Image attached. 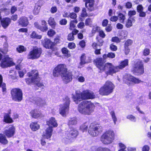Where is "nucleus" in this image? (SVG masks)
Segmentation results:
<instances>
[{
  "instance_id": "nucleus-1",
  "label": "nucleus",
  "mask_w": 151,
  "mask_h": 151,
  "mask_svg": "<svg viewBox=\"0 0 151 151\" xmlns=\"http://www.w3.org/2000/svg\"><path fill=\"white\" fill-rule=\"evenodd\" d=\"M53 75L55 77H58L60 75L63 81L66 83L71 81L73 79L72 72L68 71L66 65L64 64H58L54 68Z\"/></svg>"
},
{
  "instance_id": "nucleus-2",
  "label": "nucleus",
  "mask_w": 151,
  "mask_h": 151,
  "mask_svg": "<svg viewBox=\"0 0 151 151\" xmlns=\"http://www.w3.org/2000/svg\"><path fill=\"white\" fill-rule=\"evenodd\" d=\"M27 75L29 78H25V81L27 84L29 85L33 83L40 87L43 86V83L40 82L39 73L37 70H31L27 73Z\"/></svg>"
},
{
  "instance_id": "nucleus-3",
  "label": "nucleus",
  "mask_w": 151,
  "mask_h": 151,
  "mask_svg": "<svg viewBox=\"0 0 151 151\" xmlns=\"http://www.w3.org/2000/svg\"><path fill=\"white\" fill-rule=\"evenodd\" d=\"M97 67L101 72L104 71L107 74L112 75L118 72V67H117L116 66H115L112 63H109L104 64L102 62L101 59H99V61L97 63Z\"/></svg>"
},
{
  "instance_id": "nucleus-4",
  "label": "nucleus",
  "mask_w": 151,
  "mask_h": 151,
  "mask_svg": "<svg viewBox=\"0 0 151 151\" xmlns=\"http://www.w3.org/2000/svg\"><path fill=\"white\" fill-rule=\"evenodd\" d=\"M93 104L90 101H84L79 104L78 110L82 114L90 115L93 111Z\"/></svg>"
},
{
  "instance_id": "nucleus-5",
  "label": "nucleus",
  "mask_w": 151,
  "mask_h": 151,
  "mask_svg": "<svg viewBox=\"0 0 151 151\" xmlns=\"http://www.w3.org/2000/svg\"><path fill=\"white\" fill-rule=\"evenodd\" d=\"M114 133L113 131L109 130L105 132L101 137L100 140L104 144L111 143L114 139Z\"/></svg>"
},
{
  "instance_id": "nucleus-6",
  "label": "nucleus",
  "mask_w": 151,
  "mask_h": 151,
  "mask_svg": "<svg viewBox=\"0 0 151 151\" xmlns=\"http://www.w3.org/2000/svg\"><path fill=\"white\" fill-rule=\"evenodd\" d=\"M132 72L136 75H141L144 73L143 63L139 59L136 60L133 65Z\"/></svg>"
},
{
  "instance_id": "nucleus-7",
  "label": "nucleus",
  "mask_w": 151,
  "mask_h": 151,
  "mask_svg": "<svg viewBox=\"0 0 151 151\" xmlns=\"http://www.w3.org/2000/svg\"><path fill=\"white\" fill-rule=\"evenodd\" d=\"M42 53V49L37 46L34 47L33 49L30 51L28 55V58L35 60L39 58Z\"/></svg>"
},
{
  "instance_id": "nucleus-8",
  "label": "nucleus",
  "mask_w": 151,
  "mask_h": 151,
  "mask_svg": "<svg viewBox=\"0 0 151 151\" xmlns=\"http://www.w3.org/2000/svg\"><path fill=\"white\" fill-rule=\"evenodd\" d=\"M114 86L113 83L110 81H106L104 86L99 90L100 94H110L113 91Z\"/></svg>"
},
{
  "instance_id": "nucleus-9",
  "label": "nucleus",
  "mask_w": 151,
  "mask_h": 151,
  "mask_svg": "<svg viewBox=\"0 0 151 151\" xmlns=\"http://www.w3.org/2000/svg\"><path fill=\"white\" fill-rule=\"evenodd\" d=\"M64 101V104L60 105L59 113L62 116H65L69 110L70 101L69 98L66 96Z\"/></svg>"
},
{
  "instance_id": "nucleus-10",
  "label": "nucleus",
  "mask_w": 151,
  "mask_h": 151,
  "mask_svg": "<svg viewBox=\"0 0 151 151\" xmlns=\"http://www.w3.org/2000/svg\"><path fill=\"white\" fill-rule=\"evenodd\" d=\"M14 65L12 58L10 57L8 55L4 56L0 63L1 67L3 68L10 67Z\"/></svg>"
},
{
  "instance_id": "nucleus-11",
  "label": "nucleus",
  "mask_w": 151,
  "mask_h": 151,
  "mask_svg": "<svg viewBox=\"0 0 151 151\" xmlns=\"http://www.w3.org/2000/svg\"><path fill=\"white\" fill-rule=\"evenodd\" d=\"M78 134V132L75 129L70 131V132H67L65 133V137H63V142L67 144L72 142L73 138H75Z\"/></svg>"
},
{
  "instance_id": "nucleus-12",
  "label": "nucleus",
  "mask_w": 151,
  "mask_h": 151,
  "mask_svg": "<svg viewBox=\"0 0 151 151\" xmlns=\"http://www.w3.org/2000/svg\"><path fill=\"white\" fill-rule=\"evenodd\" d=\"M42 44L44 47L46 49H50L52 51H56L57 47H54V44L51 41L50 39L45 38L42 40Z\"/></svg>"
},
{
  "instance_id": "nucleus-13",
  "label": "nucleus",
  "mask_w": 151,
  "mask_h": 151,
  "mask_svg": "<svg viewBox=\"0 0 151 151\" xmlns=\"http://www.w3.org/2000/svg\"><path fill=\"white\" fill-rule=\"evenodd\" d=\"M123 79L124 81L127 84H129L131 82L134 83H139L142 82L139 79L136 78L129 74L125 75Z\"/></svg>"
},
{
  "instance_id": "nucleus-14",
  "label": "nucleus",
  "mask_w": 151,
  "mask_h": 151,
  "mask_svg": "<svg viewBox=\"0 0 151 151\" xmlns=\"http://www.w3.org/2000/svg\"><path fill=\"white\" fill-rule=\"evenodd\" d=\"M35 27L42 32H46L48 29V26L46 21L45 20L41 21V24L40 25L37 22L34 23Z\"/></svg>"
},
{
  "instance_id": "nucleus-15",
  "label": "nucleus",
  "mask_w": 151,
  "mask_h": 151,
  "mask_svg": "<svg viewBox=\"0 0 151 151\" xmlns=\"http://www.w3.org/2000/svg\"><path fill=\"white\" fill-rule=\"evenodd\" d=\"M15 132V128L13 125L9 126L8 129H6L4 132V133L8 138H10L13 137Z\"/></svg>"
},
{
  "instance_id": "nucleus-16",
  "label": "nucleus",
  "mask_w": 151,
  "mask_h": 151,
  "mask_svg": "<svg viewBox=\"0 0 151 151\" xmlns=\"http://www.w3.org/2000/svg\"><path fill=\"white\" fill-rule=\"evenodd\" d=\"M0 21V24L4 29H6L12 22L11 19L8 17L2 18Z\"/></svg>"
},
{
  "instance_id": "nucleus-17",
  "label": "nucleus",
  "mask_w": 151,
  "mask_h": 151,
  "mask_svg": "<svg viewBox=\"0 0 151 151\" xmlns=\"http://www.w3.org/2000/svg\"><path fill=\"white\" fill-rule=\"evenodd\" d=\"M91 95H73V99L76 104L78 103L83 99H88Z\"/></svg>"
},
{
  "instance_id": "nucleus-18",
  "label": "nucleus",
  "mask_w": 151,
  "mask_h": 151,
  "mask_svg": "<svg viewBox=\"0 0 151 151\" xmlns=\"http://www.w3.org/2000/svg\"><path fill=\"white\" fill-rule=\"evenodd\" d=\"M53 130L52 127L49 126L43 132L42 137L44 138L49 139L50 138L52 134Z\"/></svg>"
},
{
  "instance_id": "nucleus-19",
  "label": "nucleus",
  "mask_w": 151,
  "mask_h": 151,
  "mask_svg": "<svg viewBox=\"0 0 151 151\" xmlns=\"http://www.w3.org/2000/svg\"><path fill=\"white\" fill-rule=\"evenodd\" d=\"M18 23L22 27H26L28 25L29 22L28 18L26 17L23 16L19 18Z\"/></svg>"
},
{
  "instance_id": "nucleus-20",
  "label": "nucleus",
  "mask_w": 151,
  "mask_h": 151,
  "mask_svg": "<svg viewBox=\"0 0 151 151\" xmlns=\"http://www.w3.org/2000/svg\"><path fill=\"white\" fill-rule=\"evenodd\" d=\"M85 2L86 7L88 8L89 10L91 11L94 10L93 5L94 4V0H83Z\"/></svg>"
},
{
  "instance_id": "nucleus-21",
  "label": "nucleus",
  "mask_w": 151,
  "mask_h": 151,
  "mask_svg": "<svg viewBox=\"0 0 151 151\" xmlns=\"http://www.w3.org/2000/svg\"><path fill=\"white\" fill-rule=\"evenodd\" d=\"M86 57L85 53L82 54L80 57V62L79 63L80 65H82L86 63H87L91 62L92 59L90 57H88V60H86Z\"/></svg>"
},
{
  "instance_id": "nucleus-22",
  "label": "nucleus",
  "mask_w": 151,
  "mask_h": 151,
  "mask_svg": "<svg viewBox=\"0 0 151 151\" xmlns=\"http://www.w3.org/2000/svg\"><path fill=\"white\" fill-rule=\"evenodd\" d=\"M47 124L50 127L52 126L53 127H56L58 126V124L55 118L51 117L47 122Z\"/></svg>"
},
{
  "instance_id": "nucleus-23",
  "label": "nucleus",
  "mask_w": 151,
  "mask_h": 151,
  "mask_svg": "<svg viewBox=\"0 0 151 151\" xmlns=\"http://www.w3.org/2000/svg\"><path fill=\"white\" fill-rule=\"evenodd\" d=\"M128 60L127 59H125L124 61H121L119 65V66H116L117 68L118 72L119 71L120 69H122L128 65Z\"/></svg>"
},
{
  "instance_id": "nucleus-24",
  "label": "nucleus",
  "mask_w": 151,
  "mask_h": 151,
  "mask_svg": "<svg viewBox=\"0 0 151 151\" xmlns=\"http://www.w3.org/2000/svg\"><path fill=\"white\" fill-rule=\"evenodd\" d=\"M61 51L62 53L65 57L68 58L71 56V55L70 51L67 47H62L61 49Z\"/></svg>"
},
{
  "instance_id": "nucleus-25",
  "label": "nucleus",
  "mask_w": 151,
  "mask_h": 151,
  "mask_svg": "<svg viewBox=\"0 0 151 151\" xmlns=\"http://www.w3.org/2000/svg\"><path fill=\"white\" fill-rule=\"evenodd\" d=\"M10 111L8 114H5L4 118V122L8 123H11L13 122L12 119L10 117Z\"/></svg>"
},
{
  "instance_id": "nucleus-26",
  "label": "nucleus",
  "mask_w": 151,
  "mask_h": 151,
  "mask_svg": "<svg viewBox=\"0 0 151 151\" xmlns=\"http://www.w3.org/2000/svg\"><path fill=\"white\" fill-rule=\"evenodd\" d=\"M0 87L2 88L3 92H6V84L4 83L3 82V76L1 74H0Z\"/></svg>"
},
{
  "instance_id": "nucleus-27",
  "label": "nucleus",
  "mask_w": 151,
  "mask_h": 151,
  "mask_svg": "<svg viewBox=\"0 0 151 151\" xmlns=\"http://www.w3.org/2000/svg\"><path fill=\"white\" fill-rule=\"evenodd\" d=\"M48 24L53 29H55L56 25V23L54 18L50 17L48 21Z\"/></svg>"
},
{
  "instance_id": "nucleus-28",
  "label": "nucleus",
  "mask_w": 151,
  "mask_h": 151,
  "mask_svg": "<svg viewBox=\"0 0 151 151\" xmlns=\"http://www.w3.org/2000/svg\"><path fill=\"white\" fill-rule=\"evenodd\" d=\"M11 93V94H22V92L19 88H14L12 89Z\"/></svg>"
},
{
  "instance_id": "nucleus-29",
  "label": "nucleus",
  "mask_w": 151,
  "mask_h": 151,
  "mask_svg": "<svg viewBox=\"0 0 151 151\" xmlns=\"http://www.w3.org/2000/svg\"><path fill=\"white\" fill-rule=\"evenodd\" d=\"M27 48L22 45H19L16 48L17 51L20 53L25 52Z\"/></svg>"
},
{
  "instance_id": "nucleus-30",
  "label": "nucleus",
  "mask_w": 151,
  "mask_h": 151,
  "mask_svg": "<svg viewBox=\"0 0 151 151\" xmlns=\"http://www.w3.org/2000/svg\"><path fill=\"white\" fill-rule=\"evenodd\" d=\"M30 127L33 131H35L39 128L40 126L36 122H32L30 124Z\"/></svg>"
},
{
  "instance_id": "nucleus-31",
  "label": "nucleus",
  "mask_w": 151,
  "mask_h": 151,
  "mask_svg": "<svg viewBox=\"0 0 151 151\" xmlns=\"http://www.w3.org/2000/svg\"><path fill=\"white\" fill-rule=\"evenodd\" d=\"M30 114L32 117L35 118L40 117L41 115V113L36 110H32L30 112Z\"/></svg>"
},
{
  "instance_id": "nucleus-32",
  "label": "nucleus",
  "mask_w": 151,
  "mask_h": 151,
  "mask_svg": "<svg viewBox=\"0 0 151 151\" xmlns=\"http://www.w3.org/2000/svg\"><path fill=\"white\" fill-rule=\"evenodd\" d=\"M102 131V128L99 125H95V136L100 134Z\"/></svg>"
},
{
  "instance_id": "nucleus-33",
  "label": "nucleus",
  "mask_w": 151,
  "mask_h": 151,
  "mask_svg": "<svg viewBox=\"0 0 151 151\" xmlns=\"http://www.w3.org/2000/svg\"><path fill=\"white\" fill-rule=\"evenodd\" d=\"M0 142L4 145L8 143L5 135L2 134H0Z\"/></svg>"
},
{
  "instance_id": "nucleus-34",
  "label": "nucleus",
  "mask_w": 151,
  "mask_h": 151,
  "mask_svg": "<svg viewBox=\"0 0 151 151\" xmlns=\"http://www.w3.org/2000/svg\"><path fill=\"white\" fill-rule=\"evenodd\" d=\"M94 123H92L91 124L89 127L88 130V132L91 136H94Z\"/></svg>"
},
{
  "instance_id": "nucleus-35",
  "label": "nucleus",
  "mask_w": 151,
  "mask_h": 151,
  "mask_svg": "<svg viewBox=\"0 0 151 151\" xmlns=\"http://www.w3.org/2000/svg\"><path fill=\"white\" fill-rule=\"evenodd\" d=\"M135 22V20L133 18L129 17L126 24V26L127 28L130 27L132 25V23Z\"/></svg>"
},
{
  "instance_id": "nucleus-36",
  "label": "nucleus",
  "mask_w": 151,
  "mask_h": 151,
  "mask_svg": "<svg viewBox=\"0 0 151 151\" xmlns=\"http://www.w3.org/2000/svg\"><path fill=\"white\" fill-rule=\"evenodd\" d=\"M77 19L71 20L70 23L69 29L70 30H72L74 28H75L76 25L75 24H77L78 23Z\"/></svg>"
},
{
  "instance_id": "nucleus-37",
  "label": "nucleus",
  "mask_w": 151,
  "mask_h": 151,
  "mask_svg": "<svg viewBox=\"0 0 151 151\" xmlns=\"http://www.w3.org/2000/svg\"><path fill=\"white\" fill-rule=\"evenodd\" d=\"M22 95H12L13 100L14 101H20L22 99Z\"/></svg>"
},
{
  "instance_id": "nucleus-38",
  "label": "nucleus",
  "mask_w": 151,
  "mask_h": 151,
  "mask_svg": "<svg viewBox=\"0 0 151 151\" xmlns=\"http://www.w3.org/2000/svg\"><path fill=\"white\" fill-rule=\"evenodd\" d=\"M42 36L38 35L35 31H33L30 35V37L32 39H40L42 38Z\"/></svg>"
},
{
  "instance_id": "nucleus-39",
  "label": "nucleus",
  "mask_w": 151,
  "mask_h": 151,
  "mask_svg": "<svg viewBox=\"0 0 151 151\" xmlns=\"http://www.w3.org/2000/svg\"><path fill=\"white\" fill-rule=\"evenodd\" d=\"M95 31H97L99 32V35L101 37L104 38L105 37V34L103 31L101 30L99 27H97L96 28Z\"/></svg>"
},
{
  "instance_id": "nucleus-40",
  "label": "nucleus",
  "mask_w": 151,
  "mask_h": 151,
  "mask_svg": "<svg viewBox=\"0 0 151 151\" xmlns=\"http://www.w3.org/2000/svg\"><path fill=\"white\" fill-rule=\"evenodd\" d=\"M110 114L111 116L112 119L114 122V124H116V122L117 121V118L116 116L115 112L114 111H111L110 112Z\"/></svg>"
},
{
  "instance_id": "nucleus-41",
  "label": "nucleus",
  "mask_w": 151,
  "mask_h": 151,
  "mask_svg": "<svg viewBox=\"0 0 151 151\" xmlns=\"http://www.w3.org/2000/svg\"><path fill=\"white\" fill-rule=\"evenodd\" d=\"M8 51V45L7 44H5L3 48L0 50V52L4 54H6Z\"/></svg>"
},
{
  "instance_id": "nucleus-42",
  "label": "nucleus",
  "mask_w": 151,
  "mask_h": 151,
  "mask_svg": "<svg viewBox=\"0 0 151 151\" xmlns=\"http://www.w3.org/2000/svg\"><path fill=\"white\" fill-rule=\"evenodd\" d=\"M35 103L38 106H42L45 104V100L39 99L35 101Z\"/></svg>"
},
{
  "instance_id": "nucleus-43",
  "label": "nucleus",
  "mask_w": 151,
  "mask_h": 151,
  "mask_svg": "<svg viewBox=\"0 0 151 151\" xmlns=\"http://www.w3.org/2000/svg\"><path fill=\"white\" fill-rule=\"evenodd\" d=\"M76 119L75 117L70 118L69 120L68 125H69L75 124L77 122Z\"/></svg>"
},
{
  "instance_id": "nucleus-44",
  "label": "nucleus",
  "mask_w": 151,
  "mask_h": 151,
  "mask_svg": "<svg viewBox=\"0 0 151 151\" xmlns=\"http://www.w3.org/2000/svg\"><path fill=\"white\" fill-rule=\"evenodd\" d=\"M88 16V14L86 12V9L85 8H82V12L81 14V17H86Z\"/></svg>"
},
{
  "instance_id": "nucleus-45",
  "label": "nucleus",
  "mask_w": 151,
  "mask_h": 151,
  "mask_svg": "<svg viewBox=\"0 0 151 151\" xmlns=\"http://www.w3.org/2000/svg\"><path fill=\"white\" fill-rule=\"evenodd\" d=\"M118 17L120 22L123 23L126 19L125 16L123 14L120 13L118 14Z\"/></svg>"
},
{
  "instance_id": "nucleus-46",
  "label": "nucleus",
  "mask_w": 151,
  "mask_h": 151,
  "mask_svg": "<svg viewBox=\"0 0 151 151\" xmlns=\"http://www.w3.org/2000/svg\"><path fill=\"white\" fill-rule=\"evenodd\" d=\"M68 18H70L73 19H76L77 17V14L74 12H72L70 13L69 15L67 16Z\"/></svg>"
},
{
  "instance_id": "nucleus-47",
  "label": "nucleus",
  "mask_w": 151,
  "mask_h": 151,
  "mask_svg": "<svg viewBox=\"0 0 151 151\" xmlns=\"http://www.w3.org/2000/svg\"><path fill=\"white\" fill-rule=\"evenodd\" d=\"M56 34L55 31L52 29H50L47 32V35L50 37H52Z\"/></svg>"
},
{
  "instance_id": "nucleus-48",
  "label": "nucleus",
  "mask_w": 151,
  "mask_h": 151,
  "mask_svg": "<svg viewBox=\"0 0 151 151\" xmlns=\"http://www.w3.org/2000/svg\"><path fill=\"white\" fill-rule=\"evenodd\" d=\"M76 47L75 44L73 42H70L68 43V47L70 49L73 50L76 48Z\"/></svg>"
},
{
  "instance_id": "nucleus-49",
  "label": "nucleus",
  "mask_w": 151,
  "mask_h": 151,
  "mask_svg": "<svg viewBox=\"0 0 151 151\" xmlns=\"http://www.w3.org/2000/svg\"><path fill=\"white\" fill-rule=\"evenodd\" d=\"M60 37L58 35L56 36L55 37L54 39V42H53L54 44V46L60 43Z\"/></svg>"
},
{
  "instance_id": "nucleus-50",
  "label": "nucleus",
  "mask_w": 151,
  "mask_h": 151,
  "mask_svg": "<svg viewBox=\"0 0 151 151\" xmlns=\"http://www.w3.org/2000/svg\"><path fill=\"white\" fill-rule=\"evenodd\" d=\"M126 118L127 119H129L131 121L133 122H135L136 121L135 117L133 115L131 114L128 115L127 116Z\"/></svg>"
},
{
  "instance_id": "nucleus-51",
  "label": "nucleus",
  "mask_w": 151,
  "mask_h": 151,
  "mask_svg": "<svg viewBox=\"0 0 151 151\" xmlns=\"http://www.w3.org/2000/svg\"><path fill=\"white\" fill-rule=\"evenodd\" d=\"M67 40L69 41H72L74 40V36L71 32L69 33L67 36Z\"/></svg>"
},
{
  "instance_id": "nucleus-52",
  "label": "nucleus",
  "mask_w": 151,
  "mask_h": 151,
  "mask_svg": "<svg viewBox=\"0 0 151 151\" xmlns=\"http://www.w3.org/2000/svg\"><path fill=\"white\" fill-rule=\"evenodd\" d=\"M78 45L81 48H83L86 47V42L84 40H82L79 42Z\"/></svg>"
},
{
  "instance_id": "nucleus-53",
  "label": "nucleus",
  "mask_w": 151,
  "mask_h": 151,
  "mask_svg": "<svg viewBox=\"0 0 151 151\" xmlns=\"http://www.w3.org/2000/svg\"><path fill=\"white\" fill-rule=\"evenodd\" d=\"M40 9L39 7L35 6L33 11V14L35 15H37L39 13Z\"/></svg>"
},
{
  "instance_id": "nucleus-54",
  "label": "nucleus",
  "mask_w": 151,
  "mask_h": 151,
  "mask_svg": "<svg viewBox=\"0 0 151 151\" xmlns=\"http://www.w3.org/2000/svg\"><path fill=\"white\" fill-rule=\"evenodd\" d=\"M133 43L132 41L130 39L127 40L125 42L124 46L127 47H129Z\"/></svg>"
},
{
  "instance_id": "nucleus-55",
  "label": "nucleus",
  "mask_w": 151,
  "mask_h": 151,
  "mask_svg": "<svg viewBox=\"0 0 151 151\" xmlns=\"http://www.w3.org/2000/svg\"><path fill=\"white\" fill-rule=\"evenodd\" d=\"M150 53V50L149 49L145 48L142 52V53L144 55L146 56L148 55Z\"/></svg>"
},
{
  "instance_id": "nucleus-56",
  "label": "nucleus",
  "mask_w": 151,
  "mask_h": 151,
  "mask_svg": "<svg viewBox=\"0 0 151 151\" xmlns=\"http://www.w3.org/2000/svg\"><path fill=\"white\" fill-rule=\"evenodd\" d=\"M80 128L83 132L87 130L88 128V126L85 123L81 126Z\"/></svg>"
},
{
  "instance_id": "nucleus-57",
  "label": "nucleus",
  "mask_w": 151,
  "mask_h": 151,
  "mask_svg": "<svg viewBox=\"0 0 151 151\" xmlns=\"http://www.w3.org/2000/svg\"><path fill=\"white\" fill-rule=\"evenodd\" d=\"M83 30H81V31L80 32L78 33V34L77 37L78 39L82 40L83 39L84 36L83 33Z\"/></svg>"
},
{
  "instance_id": "nucleus-58",
  "label": "nucleus",
  "mask_w": 151,
  "mask_h": 151,
  "mask_svg": "<svg viewBox=\"0 0 151 151\" xmlns=\"http://www.w3.org/2000/svg\"><path fill=\"white\" fill-rule=\"evenodd\" d=\"M92 21L91 19L89 18L86 19L85 22V25L86 26H90L92 24Z\"/></svg>"
},
{
  "instance_id": "nucleus-59",
  "label": "nucleus",
  "mask_w": 151,
  "mask_h": 151,
  "mask_svg": "<svg viewBox=\"0 0 151 151\" xmlns=\"http://www.w3.org/2000/svg\"><path fill=\"white\" fill-rule=\"evenodd\" d=\"M67 23V20L65 19H62L59 21V24L63 25H65Z\"/></svg>"
},
{
  "instance_id": "nucleus-60",
  "label": "nucleus",
  "mask_w": 151,
  "mask_h": 151,
  "mask_svg": "<svg viewBox=\"0 0 151 151\" xmlns=\"http://www.w3.org/2000/svg\"><path fill=\"white\" fill-rule=\"evenodd\" d=\"M57 7L56 6H53L51 8L50 12L52 14H54L57 11Z\"/></svg>"
},
{
  "instance_id": "nucleus-61",
  "label": "nucleus",
  "mask_w": 151,
  "mask_h": 151,
  "mask_svg": "<svg viewBox=\"0 0 151 151\" xmlns=\"http://www.w3.org/2000/svg\"><path fill=\"white\" fill-rule=\"evenodd\" d=\"M96 151H111L109 149L106 148H102L100 147L98 148Z\"/></svg>"
},
{
  "instance_id": "nucleus-62",
  "label": "nucleus",
  "mask_w": 151,
  "mask_h": 151,
  "mask_svg": "<svg viewBox=\"0 0 151 151\" xmlns=\"http://www.w3.org/2000/svg\"><path fill=\"white\" fill-rule=\"evenodd\" d=\"M136 14V12L135 11L132 10L129 11L128 13V15L129 17L132 18L131 17L135 15Z\"/></svg>"
},
{
  "instance_id": "nucleus-63",
  "label": "nucleus",
  "mask_w": 151,
  "mask_h": 151,
  "mask_svg": "<svg viewBox=\"0 0 151 151\" xmlns=\"http://www.w3.org/2000/svg\"><path fill=\"white\" fill-rule=\"evenodd\" d=\"M17 10V8L15 6H12L10 9L11 14H14Z\"/></svg>"
},
{
  "instance_id": "nucleus-64",
  "label": "nucleus",
  "mask_w": 151,
  "mask_h": 151,
  "mask_svg": "<svg viewBox=\"0 0 151 151\" xmlns=\"http://www.w3.org/2000/svg\"><path fill=\"white\" fill-rule=\"evenodd\" d=\"M110 48L111 50L114 51L116 50L117 49V46L114 45L113 44H111L110 45Z\"/></svg>"
}]
</instances>
